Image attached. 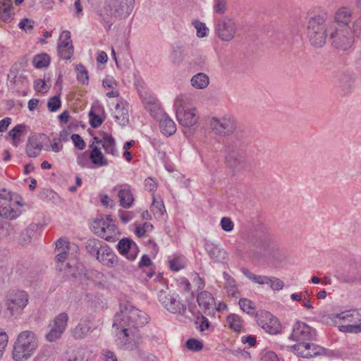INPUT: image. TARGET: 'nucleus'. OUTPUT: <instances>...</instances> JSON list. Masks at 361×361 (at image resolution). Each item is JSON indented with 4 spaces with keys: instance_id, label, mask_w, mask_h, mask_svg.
Segmentation results:
<instances>
[{
    "instance_id": "nucleus-1",
    "label": "nucleus",
    "mask_w": 361,
    "mask_h": 361,
    "mask_svg": "<svg viewBox=\"0 0 361 361\" xmlns=\"http://www.w3.org/2000/svg\"><path fill=\"white\" fill-rule=\"evenodd\" d=\"M246 145L245 132L242 129H238L224 141L225 163L229 169L239 172L247 167L244 152Z\"/></svg>"
},
{
    "instance_id": "nucleus-2",
    "label": "nucleus",
    "mask_w": 361,
    "mask_h": 361,
    "mask_svg": "<svg viewBox=\"0 0 361 361\" xmlns=\"http://www.w3.org/2000/svg\"><path fill=\"white\" fill-rule=\"evenodd\" d=\"M307 35L311 45L322 47L326 42L329 14L324 10L313 11L307 13Z\"/></svg>"
},
{
    "instance_id": "nucleus-3",
    "label": "nucleus",
    "mask_w": 361,
    "mask_h": 361,
    "mask_svg": "<svg viewBox=\"0 0 361 361\" xmlns=\"http://www.w3.org/2000/svg\"><path fill=\"white\" fill-rule=\"evenodd\" d=\"M148 322L147 314L130 305L121 306L120 312L114 316L113 326L117 329H128L135 336L137 330L144 326Z\"/></svg>"
},
{
    "instance_id": "nucleus-4",
    "label": "nucleus",
    "mask_w": 361,
    "mask_h": 361,
    "mask_svg": "<svg viewBox=\"0 0 361 361\" xmlns=\"http://www.w3.org/2000/svg\"><path fill=\"white\" fill-rule=\"evenodd\" d=\"M37 346L38 340L33 331H22L13 345V360L15 361L27 360L34 354Z\"/></svg>"
},
{
    "instance_id": "nucleus-5",
    "label": "nucleus",
    "mask_w": 361,
    "mask_h": 361,
    "mask_svg": "<svg viewBox=\"0 0 361 361\" xmlns=\"http://www.w3.org/2000/svg\"><path fill=\"white\" fill-rule=\"evenodd\" d=\"M334 324H337L336 319L346 324L338 325V330L343 333L357 334L361 332V308L345 310L341 313L332 314L328 317Z\"/></svg>"
},
{
    "instance_id": "nucleus-6",
    "label": "nucleus",
    "mask_w": 361,
    "mask_h": 361,
    "mask_svg": "<svg viewBox=\"0 0 361 361\" xmlns=\"http://www.w3.org/2000/svg\"><path fill=\"white\" fill-rule=\"evenodd\" d=\"M134 4L135 0H106L104 11L111 18L122 19L130 14Z\"/></svg>"
},
{
    "instance_id": "nucleus-7",
    "label": "nucleus",
    "mask_w": 361,
    "mask_h": 361,
    "mask_svg": "<svg viewBox=\"0 0 361 361\" xmlns=\"http://www.w3.org/2000/svg\"><path fill=\"white\" fill-rule=\"evenodd\" d=\"M111 219L109 216H101L96 219L91 225L92 231L98 236L109 242L116 241V226L111 224Z\"/></svg>"
},
{
    "instance_id": "nucleus-8",
    "label": "nucleus",
    "mask_w": 361,
    "mask_h": 361,
    "mask_svg": "<svg viewBox=\"0 0 361 361\" xmlns=\"http://www.w3.org/2000/svg\"><path fill=\"white\" fill-rule=\"evenodd\" d=\"M352 33L353 32L350 27H345V28L335 27L334 30L330 33L333 46L341 50L349 49L354 42Z\"/></svg>"
},
{
    "instance_id": "nucleus-9",
    "label": "nucleus",
    "mask_w": 361,
    "mask_h": 361,
    "mask_svg": "<svg viewBox=\"0 0 361 361\" xmlns=\"http://www.w3.org/2000/svg\"><path fill=\"white\" fill-rule=\"evenodd\" d=\"M209 127L214 134L221 136H229L238 130L236 121L231 117H213L209 121Z\"/></svg>"
},
{
    "instance_id": "nucleus-10",
    "label": "nucleus",
    "mask_w": 361,
    "mask_h": 361,
    "mask_svg": "<svg viewBox=\"0 0 361 361\" xmlns=\"http://www.w3.org/2000/svg\"><path fill=\"white\" fill-rule=\"evenodd\" d=\"M28 302V295L24 290H11L7 295L6 306L12 316L18 315Z\"/></svg>"
},
{
    "instance_id": "nucleus-11",
    "label": "nucleus",
    "mask_w": 361,
    "mask_h": 361,
    "mask_svg": "<svg viewBox=\"0 0 361 361\" xmlns=\"http://www.w3.org/2000/svg\"><path fill=\"white\" fill-rule=\"evenodd\" d=\"M237 26L234 20L228 17L216 20L215 32L219 39L224 42L232 40L236 33Z\"/></svg>"
},
{
    "instance_id": "nucleus-12",
    "label": "nucleus",
    "mask_w": 361,
    "mask_h": 361,
    "mask_svg": "<svg viewBox=\"0 0 361 361\" xmlns=\"http://www.w3.org/2000/svg\"><path fill=\"white\" fill-rule=\"evenodd\" d=\"M68 316L66 312H62L56 316L49 324V331L46 334V339L49 342L58 340L67 326Z\"/></svg>"
},
{
    "instance_id": "nucleus-13",
    "label": "nucleus",
    "mask_w": 361,
    "mask_h": 361,
    "mask_svg": "<svg viewBox=\"0 0 361 361\" xmlns=\"http://www.w3.org/2000/svg\"><path fill=\"white\" fill-rule=\"evenodd\" d=\"M257 323L270 334H277L281 331V326L279 319L267 311L256 314Z\"/></svg>"
},
{
    "instance_id": "nucleus-14",
    "label": "nucleus",
    "mask_w": 361,
    "mask_h": 361,
    "mask_svg": "<svg viewBox=\"0 0 361 361\" xmlns=\"http://www.w3.org/2000/svg\"><path fill=\"white\" fill-rule=\"evenodd\" d=\"M292 350L298 356L311 358L317 355L326 354V350L318 345L310 343L307 342H299L293 345Z\"/></svg>"
},
{
    "instance_id": "nucleus-15",
    "label": "nucleus",
    "mask_w": 361,
    "mask_h": 361,
    "mask_svg": "<svg viewBox=\"0 0 361 361\" xmlns=\"http://www.w3.org/2000/svg\"><path fill=\"white\" fill-rule=\"evenodd\" d=\"M315 330L302 322H297L294 326L290 337L293 340L305 342L314 339Z\"/></svg>"
},
{
    "instance_id": "nucleus-16",
    "label": "nucleus",
    "mask_w": 361,
    "mask_h": 361,
    "mask_svg": "<svg viewBox=\"0 0 361 361\" xmlns=\"http://www.w3.org/2000/svg\"><path fill=\"white\" fill-rule=\"evenodd\" d=\"M250 243L251 245L250 253L257 259L264 256L269 246V238L264 235H253L251 237Z\"/></svg>"
},
{
    "instance_id": "nucleus-17",
    "label": "nucleus",
    "mask_w": 361,
    "mask_h": 361,
    "mask_svg": "<svg viewBox=\"0 0 361 361\" xmlns=\"http://www.w3.org/2000/svg\"><path fill=\"white\" fill-rule=\"evenodd\" d=\"M73 46L71 39V32L68 30L63 31L59 38L58 44V54L63 59H70L73 54Z\"/></svg>"
},
{
    "instance_id": "nucleus-18",
    "label": "nucleus",
    "mask_w": 361,
    "mask_h": 361,
    "mask_svg": "<svg viewBox=\"0 0 361 361\" xmlns=\"http://www.w3.org/2000/svg\"><path fill=\"white\" fill-rule=\"evenodd\" d=\"M197 302L202 312L207 315H214L216 310V302L212 294L208 291H202L197 295Z\"/></svg>"
},
{
    "instance_id": "nucleus-19",
    "label": "nucleus",
    "mask_w": 361,
    "mask_h": 361,
    "mask_svg": "<svg viewBox=\"0 0 361 361\" xmlns=\"http://www.w3.org/2000/svg\"><path fill=\"white\" fill-rule=\"evenodd\" d=\"M176 114L178 123L188 129H191L196 125L199 118L195 109H187L184 111L178 110Z\"/></svg>"
},
{
    "instance_id": "nucleus-20",
    "label": "nucleus",
    "mask_w": 361,
    "mask_h": 361,
    "mask_svg": "<svg viewBox=\"0 0 361 361\" xmlns=\"http://www.w3.org/2000/svg\"><path fill=\"white\" fill-rule=\"evenodd\" d=\"M119 252L128 259L133 261L137 255V245L130 238H122L117 244Z\"/></svg>"
},
{
    "instance_id": "nucleus-21",
    "label": "nucleus",
    "mask_w": 361,
    "mask_h": 361,
    "mask_svg": "<svg viewBox=\"0 0 361 361\" xmlns=\"http://www.w3.org/2000/svg\"><path fill=\"white\" fill-rule=\"evenodd\" d=\"M8 80L9 81L8 86L13 89L22 88L28 82L27 76L23 73H19V66L17 64L12 66L10 73L8 75Z\"/></svg>"
},
{
    "instance_id": "nucleus-22",
    "label": "nucleus",
    "mask_w": 361,
    "mask_h": 361,
    "mask_svg": "<svg viewBox=\"0 0 361 361\" xmlns=\"http://www.w3.org/2000/svg\"><path fill=\"white\" fill-rule=\"evenodd\" d=\"M97 326H94L92 324L90 320L85 319L81 321L73 329H72L71 332L75 338L83 339L90 332L93 331L97 329Z\"/></svg>"
},
{
    "instance_id": "nucleus-23",
    "label": "nucleus",
    "mask_w": 361,
    "mask_h": 361,
    "mask_svg": "<svg viewBox=\"0 0 361 361\" xmlns=\"http://www.w3.org/2000/svg\"><path fill=\"white\" fill-rule=\"evenodd\" d=\"M97 259L107 267H114L117 263V257L106 245H104Z\"/></svg>"
},
{
    "instance_id": "nucleus-24",
    "label": "nucleus",
    "mask_w": 361,
    "mask_h": 361,
    "mask_svg": "<svg viewBox=\"0 0 361 361\" xmlns=\"http://www.w3.org/2000/svg\"><path fill=\"white\" fill-rule=\"evenodd\" d=\"M166 310L173 313L185 316L187 310V305L179 300V295L173 293L169 300Z\"/></svg>"
},
{
    "instance_id": "nucleus-25",
    "label": "nucleus",
    "mask_w": 361,
    "mask_h": 361,
    "mask_svg": "<svg viewBox=\"0 0 361 361\" xmlns=\"http://www.w3.org/2000/svg\"><path fill=\"white\" fill-rule=\"evenodd\" d=\"M351 11L346 7L339 8L335 13L334 20L339 28H345L349 27L348 23L350 21Z\"/></svg>"
},
{
    "instance_id": "nucleus-26",
    "label": "nucleus",
    "mask_w": 361,
    "mask_h": 361,
    "mask_svg": "<svg viewBox=\"0 0 361 361\" xmlns=\"http://www.w3.org/2000/svg\"><path fill=\"white\" fill-rule=\"evenodd\" d=\"M205 249L210 257L216 262L223 263L226 258V251L219 245L206 243Z\"/></svg>"
},
{
    "instance_id": "nucleus-27",
    "label": "nucleus",
    "mask_w": 361,
    "mask_h": 361,
    "mask_svg": "<svg viewBox=\"0 0 361 361\" xmlns=\"http://www.w3.org/2000/svg\"><path fill=\"white\" fill-rule=\"evenodd\" d=\"M123 334V345L126 350L137 349L139 345L137 332L135 333V336H132L131 332L128 329H121Z\"/></svg>"
},
{
    "instance_id": "nucleus-28",
    "label": "nucleus",
    "mask_w": 361,
    "mask_h": 361,
    "mask_svg": "<svg viewBox=\"0 0 361 361\" xmlns=\"http://www.w3.org/2000/svg\"><path fill=\"white\" fill-rule=\"evenodd\" d=\"M42 149V145L36 136L29 137L26 144V154L30 157H37Z\"/></svg>"
},
{
    "instance_id": "nucleus-29",
    "label": "nucleus",
    "mask_w": 361,
    "mask_h": 361,
    "mask_svg": "<svg viewBox=\"0 0 361 361\" xmlns=\"http://www.w3.org/2000/svg\"><path fill=\"white\" fill-rule=\"evenodd\" d=\"M92 151L90 153L89 158L92 163L99 166H104L108 165V161L104 157L98 147H93V144L90 145Z\"/></svg>"
},
{
    "instance_id": "nucleus-30",
    "label": "nucleus",
    "mask_w": 361,
    "mask_h": 361,
    "mask_svg": "<svg viewBox=\"0 0 361 361\" xmlns=\"http://www.w3.org/2000/svg\"><path fill=\"white\" fill-rule=\"evenodd\" d=\"M161 131L166 135H171L176 131L173 121L166 114H164L159 122Z\"/></svg>"
},
{
    "instance_id": "nucleus-31",
    "label": "nucleus",
    "mask_w": 361,
    "mask_h": 361,
    "mask_svg": "<svg viewBox=\"0 0 361 361\" xmlns=\"http://www.w3.org/2000/svg\"><path fill=\"white\" fill-rule=\"evenodd\" d=\"M117 111L114 118L121 126H126L128 123V110L123 106V102L117 103L116 105Z\"/></svg>"
},
{
    "instance_id": "nucleus-32",
    "label": "nucleus",
    "mask_w": 361,
    "mask_h": 361,
    "mask_svg": "<svg viewBox=\"0 0 361 361\" xmlns=\"http://www.w3.org/2000/svg\"><path fill=\"white\" fill-rule=\"evenodd\" d=\"M102 147L106 153L111 154L113 156H117L118 152L116 149V142L114 137L106 133H103Z\"/></svg>"
},
{
    "instance_id": "nucleus-33",
    "label": "nucleus",
    "mask_w": 361,
    "mask_h": 361,
    "mask_svg": "<svg viewBox=\"0 0 361 361\" xmlns=\"http://www.w3.org/2000/svg\"><path fill=\"white\" fill-rule=\"evenodd\" d=\"M192 87L197 89H204L209 83V77L204 73H199L195 75L190 80Z\"/></svg>"
},
{
    "instance_id": "nucleus-34",
    "label": "nucleus",
    "mask_w": 361,
    "mask_h": 361,
    "mask_svg": "<svg viewBox=\"0 0 361 361\" xmlns=\"http://www.w3.org/2000/svg\"><path fill=\"white\" fill-rule=\"evenodd\" d=\"M102 247V242L97 239H89L85 243V250L87 252L96 257L99 255Z\"/></svg>"
},
{
    "instance_id": "nucleus-35",
    "label": "nucleus",
    "mask_w": 361,
    "mask_h": 361,
    "mask_svg": "<svg viewBox=\"0 0 361 361\" xmlns=\"http://www.w3.org/2000/svg\"><path fill=\"white\" fill-rule=\"evenodd\" d=\"M118 195L120 204L123 208H130L131 207L134 201V198L130 190H120Z\"/></svg>"
},
{
    "instance_id": "nucleus-36",
    "label": "nucleus",
    "mask_w": 361,
    "mask_h": 361,
    "mask_svg": "<svg viewBox=\"0 0 361 361\" xmlns=\"http://www.w3.org/2000/svg\"><path fill=\"white\" fill-rule=\"evenodd\" d=\"M21 212L19 209H14L11 205L0 206V216L8 219H13L20 214Z\"/></svg>"
},
{
    "instance_id": "nucleus-37",
    "label": "nucleus",
    "mask_w": 361,
    "mask_h": 361,
    "mask_svg": "<svg viewBox=\"0 0 361 361\" xmlns=\"http://www.w3.org/2000/svg\"><path fill=\"white\" fill-rule=\"evenodd\" d=\"M224 279L226 281V288L229 295L236 298L237 295V288L236 283L234 279H233L228 273L224 272L223 274Z\"/></svg>"
},
{
    "instance_id": "nucleus-38",
    "label": "nucleus",
    "mask_w": 361,
    "mask_h": 361,
    "mask_svg": "<svg viewBox=\"0 0 361 361\" xmlns=\"http://www.w3.org/2000/svg\"><path fill=\"white\" fill-rule=\"evenodd\" d=\"M49 63L50 57L46 53L36 55L32 60L33 66L37 68L47 67L49 66Z\"/></svg>"
},
{
    "instance_id": "nucleus-39",
    "label": "nucleus",
    "mask_w": 361,
    "mask_h": 361,
    "mask_svg": "<svg viewBox=\"0 0 361 361\" xmlns=\"http://www.w3.org/2000/svg\"><path fill=\"white\" fill-rule=\"evenodd\" d=\"M227 322L231 329L235 331H240L241 329V321L238 315L231 314L227 317Z\"/></svg>"
},
{
    "instance_id": "nucleus-40",
    "label": "nucleus",
    "mask_w": 361,
    "mask_h": 361,
    "mask_svg": "<svg viewBox=\"0 0 361 361\" xmlns=\"http://www.w3.org/2000/svg\"><path fill=\"white\" fill-rule=\"evenodd\" d=\"M77 71V78L82 84H87L89 80L88 73L86 68L82 64H78L75 67Z\"/></svg>"
},
{
    "instance_id": "nucleus-41",
    "label": "nucleus",
    "mask_w": 361,
    "mask_h": 361,
    "mask_svg": "<svg viewBox=\"0 0 361 361\" xmlns=\"http://www.w3.org/2000/svg\"><path fill=\"white\" fill-rule=\"evenodd\" d=\"M7 5L8 6H6L5 8L4 7L3 10L0 11V18L4 22L11 21L14 15L12 1L10 0V4H8Z\"/></svg>"
},
{
    "instance_id": "nucleus-42",
    "label": "nucleus",
    "mask_w": 361,
    "mask_h": 361,
    "mask_svg": "<svg viewBox=\"0 0 361 361\" xmlns=\"http://www.w3.org/2000/svg\"><path fill=\"white\" fill-rule=\"evenodd\" d=\"M238 304L240 309L247 314H253V311L255 310L254 303L247 298H240Z\"/></svg>"
},
{
    "instance_id": "nucleus-43",
    "label": "nucleus",
    "mask_w": 361,
    "mask_h": 361,
    "mask_svg": "<svg viewBox=\"0 0 361 361\" xmlns=\"http://www.w3.org/2000/svg\"><path fill=\"white\" fill-rule=\"evenodd\" d=\"M35 23L32 19L23 18L18 24V27L25 32H30L34 29Z\"/></svg>"
},
{
    "instance_id": "nucleus-44",
    "label": "nucleus",
    "mask_w": 361,
    "mask_h": 361,
    "mask_svg": "<svg viewBox=\"0 0 361 361\" xmlns=\"http://www.w3.org/2000/svg\"><path fill=\"white\" fill-rule=\"evenodd\" d=\"M61 102L59 95L51 97L47 102V107L51 112H54L61 107Z\"/></svg>"
},
{
    "instance_id": "nucleus-45",
    "label": "nucleus",
    "mask_w": 361,
    "mask_h": 361,
    "mask_svg": "<svg viewBox=\"0 0 361 361\" xmlns=\"http://www.w3.org/2000/svg\"><path fill=\"white\" fill-rule=\"evenodd\" d=\"M186 347L192 351H200L203 348V344L201 341L195 338H189L185 343Z\"/></svg>"
},
{
    "instance_id": "nucleus-46",
    "label": "nucleus",
    "mask_w": 361,
    "mask_h": 361,
    "mask_svg": "<svg viewBox=\"0 0 361 361\" xmlns=\"http://www.w3.org/2000/svg\"><path fill=\"white\" fill-rule=\"evenodd\" d=\"M188 102V97L183 94H180L177 97L174 102V107L176 109V113L177 111H184L185 106Z\"/></svg>"
},
{
    "instance_id": "nucleus-47",
    "label": "nucleus",
    "mask_w": 361,
    "mask_h": 361,
    "mask_svg": "<svg viewBox=\"0 0 361 361\" xmlns=\"http://www.w3.org/2000/svg\"><path fill=\"white\" fill-rule=\"evenodd\" d=\"M89 117L90 124L94 128L99 127L104 121V120L92 110L89 112Z\"/></svg>"
},
{
    "instance_id": "nucleus-48",
    "label": "nucleus",
    "mask_w": 361,
    "mask_h": 361,
    "mask_svg": "<svg viewBox=\"0 0 361 361\" xmlns=\"http://www.w3.org/2000/svg\"><path fill=\"white\" fill-rule=\"evenodd\" d=\"M171 295L172 294H171L169 292L164 290H161L158 293V300L166 310L168 307Z\"/></svg>"
},
{
    "instance_id": "nucleus-49",
    "label": "nucleus",
    "mask_w": 361,
    "mask_h": 361,
    "mask_svg": "<svg viewBox=\"0 0 361 361\" xmlns=\"http://www.w3.org/2000/svg\"><path fill=\"white\" fill-rule=\"evenodd\" d=\"M200 323V325L197 326L200 329V331H203L207 329H209L210 326V323L208 321V319L203 315H197V320L195 322L196 324H198Z\"/></svg>"
},
{
    "instance_id": "nucleus-50",
    "label": "nucleus",
    "mask_w": 361,
    "mask_h": 361,
    "mask_svg": "<svg viewBox=\"0 0 361 361\" xmlns=\"http://www.w3.org/2000/svg\"><path fill=\"white\" fill-rule=\"evenodd\" d=\"M152 211L160 215L164 214L165 210V207L162 200L158 202L154 198L153 200L152 205Z\"/></svg>"
},
{
    "instance_id": "nucleus-51",
    "label": "nucleus",
    "mask_w": 361,
    "mask_h": 361,
    "mask_svg": "<svg viewBox=\"0 0 361 361\" xmlns=\"http://www.w3.org/2000/svg\"><path fill=\"white\" fill-rule=\"evenodd\" d=\"M25 126L23 124L16 125L13 127L9 132L8 135L13 140H17V138L20 135V134L23 132L25 128Z\"/></svg>"
},
{
    "instance_id": "nucleus-52",
    "label": "nucleus",
    "mask_w": 361,
    "mask_h": 361,
    "mask_svg": "<svg viewBox=\"0 0 361 361\" xmlns=\"http://www.w3.org/2000/svg\"><path fill=\"white\" fill-rule=\"evenodd\" d=\"M169 267L171 270L178 271L185 267L183 262L179 257H176L169 262Z\"/></svg>"
},
{
    "instance_id": "nucleus-53",
    "label": "nucleus",
    "mask_w": 361,
    "mask_h": 361,
    "mask_svg": "<svg viewBox=\"0 0 361 361\" xmlns=\"http://www.w3.org/2000/svg\"><path fill=\"white\" fill-rule=\"evenodd\" d=\"M71 140L76 148L82 150L85 148L86 144L81 136L78 134H73Z\"/></svg>"
},
{
    "instance_id": "nucleus-54",
    "label": "nucleus",
    "mask_w": 361,
    "mask_h": 361,
    "mask_svg": "<svg viewBox=\"0 0 361 361\" xmlns=\"http://www.w3.org/2000/svg\"><path fill=\"white\" fill-rule=\"evenodd\" d=\"M353 80L350 75H343L340 78V85L344 91H348L351 87Z\"/></svg>"
},
{
    "instance_id": "nucleus-55",
    "label": "nucleus",
    "mask_w": 361,
    "mask_h": 361,
    "mask_svg": "<svg viewBox=\"0 0 361 361\" xmlns=\"http://www.w3.org/2000/svg\"><path fill=\"white\" fill-rule=\"evenodd\" d=\"M193 25L197 30V37H204L207 36L206 30H207V28L204 23L196 20L193 23Z\"/></svg>"
},
{
    "instance_id": "nucleus-56",
    "label": "nucleus",
    "mask_w": 361,
    "mask_h": 361,
    "mask_svg": "<svg viewBox=\"0 0 361 361\" xmlns=\"http://www.w3.org/2000/svg\"><path fill=\"white\" fill-rule=\"evenodd\" d=\"M269 284L273 290H280L284 286V283L281 279L274 276H270V283Z\"/></svg>"
},
{
    "instance_id": "nucleus-57",
    "label": "nucleus",
    "mask_w": 361,
    "mask_h": 361,
    "mask_svg": "<svg viewBox=\"0 0 361 361\" xmlns=\"http://www.w3.org/2000/svg\"><path fill=\"white\" fill-rule=\"evenodd\" d=\"M8 337L5 331L0 329V359L2 357L5 348L8 344Z\"/></svg>"
},
{
    "instance_id": "nucleus-58",
    "label": "nucleus",
    "mask_w": 361,
    "mask_h": 361,
    "mask_svg": "<svg viewBox=\"0 0 361 361\" xmlns=\"http://www.w3.org/2000/svg\"><path fill=\"white\" fill-rule=\"evenodd\" d=\"M215 4L214 5V11L219 14H223L226 10V0H214Z\"/></svg>"
},
{
    "instance_id": "nucleus-59",
    "label": "nucleus",
    "mask_w": 361,
    "mask_h": 361,
    "mask_svg": "<svg viewBox=\"0 0 361 361\" xmlns=\"http://www.w3.org/2000/svg\"><path fill=\"white\" fill-rule=\"evenodd\" d=\"M32 233H33V230H32L30 228H27V229L25 230L21 233L20 238L19 240L20 244L24 245H26L27 243H28L29 242H30Z\"/></svg>"
},
{
    "instance_id": "nucleus-60",
    "label": "nucleus",
    "mask_w": 361,
    "mask_h": 361,
    "mask_svg": "<svg viewBox=\"0 0 361 361\" xmlns=\"http://www.w3.org/2000/svg\"><path fill=\"white\" fill-rule=\"evenodd\" d=\"M221 226L224 231L229 232L233 229L234 225L230 218L223 217L221 220Z\"/></svg>"
},
{
    "instance_id": "nucleus-61",
    "label": "nucleus",
    "mask_w": 361,
    "mask_h": 361,
    "mask_svg": "<svg viewBox=\"0 0 361 361\" xmlns=\"http://www.w3.org/2000/svg\"><path fill=\"white\" fill-rule=\"evenodd\" d=\"M34 88L38 92H46L49 87L44 80L38 79L34 82Z\"/></svg>"
},
{
    "instance_id": "nucleus-62",
    "label": "nucleus",
    "mask_w": 361,
    "mask_h": 361,
    "mask_svg": "<svg viewBox=\"0 0 361 361\" xmlns=\"http://www.w3.org/2000/svg\"><path fill=\"white\" fill-rule=\"evenodd\" d=\"M102 354L104 361H118L115 353L109 349L102 350Z\"/></svg>"
},
{
    "instance_id": "nucleus-63",
    "label": "nucleus",
    "mask_w": 361,
    "mask_h": 361,
    "mask_svg": "<svg viewBox=\"0 0 361 361\" xmlns=\"http://www.w3.org/2000/svg\"><path fill=\"white\" fill-rule=\"evenodd\" d=\"M353 32L355 37L361 39V17L354 22Z\"/></svg>"
},
{
    "instance_id": "nucleus-64",
    "label": "nucleus",
    "mask_w": 361,
    "mask_h": 361,
    "mask_svg": "<svg viewBox=\"0 0 361 361\" xmlns=\"http://www.w3.org/2000/svg\"><path fill=\"white\" fill-rule=\"evenodd\" d=\"M89 159L86 152L81 153L77 157V162L82 167H85L88 165Z\"/></svg>"
}]
</instances>
